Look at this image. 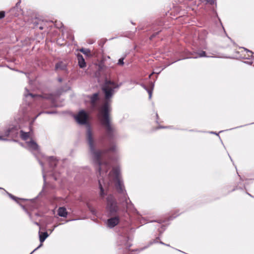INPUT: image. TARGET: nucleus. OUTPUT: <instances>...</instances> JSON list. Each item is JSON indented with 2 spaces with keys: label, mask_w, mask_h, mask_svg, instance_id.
<instances>
[{
  "label": "nucleus",
  "mask_w": 254,
  "mask_h": 254,
  "mask_svg": "<svg viewBox=\"0 0 254 254\" xmlns=\"http://www.w3.org/2000/svg\"><path fill=\"white\" fill-rule=\"evenodd\" d=\"M86 136L92 158L94 162L99 166L100 176L103 178L104 172L106 173L107 170L110 168L108 163L104 161L108 151H101L95 148L92 134L89 128L87 129ZM99 184L100 190V195L101 197H103L106 194L104 192V187L114 185L119 192H122L124 190L120 176V170L117 168H113L110 173L108 177V180H105L104 178H99Z\"/></svg>",
  "instance_id": "1"
},
{
  "label": "nucleus",
  "mask_w": 254,
  "mask_h": 254,
  "mask_svg": "<svg viewBox=\"0 0 254 254\" xmlns=\"http://www.w3.org/2000/svg\"><path fill=\"white\" fill-rule=\"evenodd\" d=\"M118 87V85L115 82L110 80H106L102 87L106 101L103 106L100 108L98 116L102 125L105 127L108 133L112 131V127L109 117V112L111 111V107L108 100L114 94V89Z\"/></svg>",
  "instance_id": "2"
},
{
  "label": "nucleus",
  "mask_w": 254,
  "mask_h": 254,
  "mask_svg": "<svg viewBox=\"0 0 254 254\" xmlns=\"http://www.w3.org/2000/svg\"><path fill=\"white\" fill-rule=\"evenodd\" d=\"M106 209L109 211L111 214H114L118 210V207L117 202L112 195H109L107 198Z\"/></svg>",
  "instance_id": "3"
},
{
  "label": "nucleus",
  "mask_w": 254,
  "mask_h": 254,
  "mask_svg": "<svg viewBox=\"0 0 254 254\" xmlns=\"http://www.w3.org/2000/svg\"><path fill=\"white\" fill-rule=\"evenodd\" d=\"M74 118L79 124L84 125L87 122L88 115L84 111L81 110Z\"/></svg>",
  "instance_id": "4"
},
{
  "label": "nucleus",
  "mask_w": 254,
  "mask_h": 254,
  "mask_svg": "<svg viewBox=\"0 0 254 254\" xmlns=\"http://www.w3.org/2000/svg\"><path fill=\"white\" fill-rule=\"evenodd\" d=\"M119 223V218L118 217H115L109 219L107 221V225L110 228L114 227Z\"/></svg>",
  "instance_id": "5"
},
{
  "label": "nucleus",
  "mask_w": 254,
  "mask_h": 254,
  "mask_svg": "<svg viewBox=\"0 0 254 254\" xmlns=\"http://www.w3.org/2000/svg\"><path fill=\"white\" fill-rule=\"evenodd\" d=\"M26 144L30 150L32 151H39V146L38 144L33 140L27 141Z\"/></svg>",
  "instance_id": "6"
},
{
  "label": "nucleus",
  "mask_w": 254,
  "mask_h": 254,
  "mask_svg": "<svg viewBox=\"0 0 254 254\" xmlns=\"http://www.w3.org/2000/svg\"><path fill=\"white\" fill-rule=\"evenodd\" d=\"M77 60L78 62V64L80 67L83 68L86 66V63L83 56L81 55H77Z\"/></svg>",
  "instance_id": "7"
},
{
  "label": "nucleus",
  "mask_w": 254,
  "mask_h": 254,
  "mask_svg": "<svg viewBox=\"0 0 254 254\" xmlns=\"http://www.w3.org/2000/svg\"><path fill=\"white\" fill-rule=\"evenodd\" d=\"M48 237V234L47 232H44L41 234H40L39 235V239L40 241V245L35 249V250H37L38 249H39L40 247H41L42 246L43 242L45 240V239Z\"/></svg>",
  "instance_id": "8"
},
{
  "label": "nucleus",
  "mask_w": 254,
  "mask_h": 254,
  "mask_svg": "<svg viewBox=\"0 0 254 254\" xmlns=\"http://www.w3.org/2000/svg\"><path fill=\"white\" fill-rule=\"evenodd\" d=\"M58 215L60 216L65 217L67 216V212L65 208L62 207H60L58 210Z\"/></svg>",
  "instance_id": "9"
},
{
  "label": "nucleus",
  "mask_w": 254,
  "mask_h": 254,
  "mask_svg": "<svg viewBox=\"0 0 254 254\" xmlns=\"http://www.w3.org/2000/svg\"><path fill=\"white\" fill-rule=\"evenodd\" d=\"M205 52L204 51H200L197 53H194L191 54V56L190 58H197L199 57H205Z\"/></svg>",
  "instance_id": "10"
},
{
  "label": "nucleus",
  "mask_w": 254,
  "mask_h": 254,
  "mask_svg": "<svg viewBox=\"0 0 254 254\" xmlns=\"http://www.w3.org/2000/svg\"><path fill=\"white\" fill-rule=\"evenodd\" d=\"M98 93H95L93 95H92L91 97H90V102L93 107H94L95 103L98 99Z\"/></svg>",
  "instance_id": "11"
},
{
  "label": "nucleus",
  "mask_w": 254,
  "mask_h": 254,
  "mask_svg": "<svg viewBox=\"0 0 254 254\" xmlns=\"http://www.w3.org/2000/svg\"><path fill=\"white\" fill-rule=\"evenodd\" d=\"M20 136L22 139L26 140L31 136V133L30 132H25L22 130H21Z\"/></svg>",
  "instance_id": "12"
},
{
  "label": "nucleus",
  "mask_w": 254,
  "mask_h": 254,
  "mask_svg": "<svg viewBox=\"0 0 254 254\" xmlns=\"http://www.w3.org/2000/svg\"><path fill=\"white\" fill-rule=\"evenodd\" d=\"M66 65L63 62H60L56 64V69H61L64 70L65 68Z\"/></svg>",
  "instance_id": "13"
},
{
  "label": "nucleus",
  "mask_w": 254,
  "mask_h": 254,
  "mask_svg": "<svg viewBox=\"0 0 254 254\" xmlns=\"http://www.w3.org/2000/svg\"><path fill=\"white\" fill-rule=\"evenodd\" d=\"M48 160L49 161L50 165L52 167L56 166L57 160L55 158H54V157H50L48 158Z\"/></svg>",
  "instance_id": "14"
},
{
  "label": "nucleus",
  "mask_w": 254,
  "mask_h": 254,
  "mask_svg": "<svg viewBox=\"0 0 254 254\" xmlns=\"http://www.w3.org/2000/svg\"><path fill=\"white\" fill-rule=\"evenodd\" d=\"M80 51L87 56H89L90 53V50L87 49L82 48L80 49Z\"/></svg>",
  "instance_id": "15"
},
{
  "label": "nucleus",
  "mask_w": 254,
  "mask_h": 254,
  "mask_svg": "<svg viewBox=\"0 0 254 254\" xmlns=\"http://www.w3.org/2000/svg\"><path fill=\"white\" fill-rule=\"evenodd\" d=\"M202 2H206V3H209L210 4H212L214 2V0H201Z\"/></svg>",
  "instance_id": "16"
},
{
  "label": "nucleus",
  "mask_w": 254,
  "mask_h": 254,
  "mask_svg": "<svg viewBox=\"0 0 254 254\" xmlns=\"http://www.w3.org/2000/svg\"><path fill=\"white\" fill-rule=\"evenodd\" d=\"M124 58L120 59L118 61V64L120 65H123L124 64Z\"/></svg>",
  "instance_id": "17"
},
{
  "label": "nucleus",
  "mask_w": 254,
  "mask_h": 254,
  "mask_svg": "<svg viewBox=\"0 0 254 254\" xmlns=\"http://www.w3.org/2000/svg\"><path fill=\"white\" fill-rule=\"evenodd\" d=\"M13 130V128H11V129H7L5 133V136H8L9 134H10V133Z\"/></svg>",
  "instance_id": "18"
},
{
  "label": "nucleus",
  "mask_w": 254,
  "mask_h": 254,
  "mask_svg": "<svg viewBox=\"0 0 254 254\" xmlns=\"http://www.w3.org/2000/svg\"><path fill=\"white\" fill-rule=\"evenodd\" d=\"M125 201H126V203L127 204V208H128L129 207V204L130 203V204L131 205V202L129 201V203L128 202V200L127 199V198H126V196H125Z\"/></svg>",
  "instance_id": "19"
},
{
  "label": "nucleus",
  "mask_w": 254,
  "mask_h": 254,
  "mask_svg": "<svg viewBox=\"0 0 254 254\" xmlns=\"http://www.w3.org/2000/svg\"><path fill=\"white\" fill-rule=\"evenodd\" d=\"M5 13L3 11H0V18H2L4 17Z\"/></svg>",
  "instance_id": "20"
},
{
  "label": "nucleus",
  "mask_w": 254,
  "mask_h": 254,
  "mask_svg": "<svg viewBox=\"0 0 254 254\" xmlns=\"http://www.w3.org/2000/svg\"><path fill=\"white\" fill-rule=\"evenodd\" d=\"M147 90V92L149 94V98H151V96H152V90L151 89H146Z\"/></svg>",
  "instance_id": "21"
},
{
  "label": "nucleus",
  "mask_w": 254,
  "mask_h": 254,
  "mask_svg": "<svg viewBox=\"0 0 254 254\" xmlns=\"http://www.w3.org/2000/svg\"><path fill=\"white\" fill-rule=\"evenodd\" d=\"M29 96H30L32 98H34L35 97V96H37V95H34V94H28ZM26 96H28V95H26Z\"/></svg>",
  "instance_id": "22"
},
{
  "label": "nucleus",
  "mask_w": 254,
  "mask_h": 254,
  "mask_svg": "<svg viewBox=\"0 0 254 254\" xmlns=\"http://www.w3.org/2000/svg\"><path fill=\"white\" fill-rule=\"evenodd\" d=\"M109 150H110V151H114V150H115V146H112V147H111L110 148Z\"/></svg>",
  "instance_id": "23"
},
{
  "label": "nucleus",
  "mask_w": 254,
  "mask_h": 254,
  "mask_svg": "<svg viewBox=\"0 0 254 254\" xmlns=\"http://www.w3.org/2000/svg\"><path fill=\"white\" fill-rule=\"evenodd\" d=\"M0 139H1V140H5V139H4L2 136H0Z\"/></svg>",
  "instance_id": "24"
},
{
  "label": "nucleus",
  "mask_w": 254,
  "mask_h": 254,
  "mask_svg": "<svg viewBox=\"0 0 254 254\" xmlns=\"http://www.w3.org/2000/svg\"><path fill=\"white\" fill-rule=\"evenodd\" d=\"M9 195L10 196V197H11L12 198H14V196H12L11 194H9Z\"/></svg>",
  "instance_id": "25"
},
{
  "label": "nucleus",
  "mask_w": 254,
  "mask_h": 254,
  "mask_svg": "<svg viewBox=\"0 0 254 254\" xmlns=\"http://www.w3.org/2000/svg\"><path fill=\"white\" fill-rule=\"evenodd\" d=\"M39 28H40V29H41V30H42V29H43V27H41V26L39 27Z\"/></svg>",
  "instance_id": "26"
},
{
  "label": "nucleus",
  "mask_w": 254,
  "mask_h": 254,
  "mask_svg": "<svg viewBox=\"0 0 254 254\" xmlns=\"http://www.w3.org/2000/svg\"><path fill=\"white\" fill-rule=\"evenodd\" d=\"M40 164H41V165H42V166H43V164L41 162H40Z\"/></svg>",
  "instance_id": "27"
},
{
  "label": "nucleus",
  "mask_w": 254,
  "mask_h": 254,
  "mask_svg": "<svg viewBox=\"0 0 254 254\" xmlns=\"http://www.w3.org/2000/svg\"><path fill=\"white\" fill-rule=\"evenodd\" d=\"M36 251V250H34L33 252H32V253H33V252H34V251Z\"/></svg>",
  "instance_id": "28"
},
{
  "label": "nucleus",
  "mask_w": 254,
  "mask_h": 254,
  "mask_svg": "<svg viewBox=\"0 0 254 254\" xmlns=\"http://www.w3.org/2000/svg\"><path fill=\"white\" fill-rule=\"evenodd\" d=\"M36 225H38V223H36Z\"/></svg>",
  "instance_id": "29"
}]
</instances>
